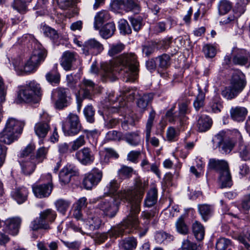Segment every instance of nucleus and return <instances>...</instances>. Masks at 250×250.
Instances as JSON below:
<instances>
[{
  "label": "nucleus",
  "mask_w": 250,
  "mask_h": 250,
  "mask_svg": "<svg viewBox=\"0 0 250 250\" xmlns=\"http://www.w3.org/2000/svg\"><path fill=\"white\" fill-rule=\"evenodd\" d=\"M134 229L140 230V235L142 236L145 235L148 229L147 227H145L144 229L141 231V227L136 218L133 216H127L121 224L112 227L107 232L97 234L94 238V241L96 244L100 245L104 243L108 236L111 238H116L129 233Z\"/></svg>",
  "instance_id": "1"
},
{
  "label": "nucleus",
  "mask_w": 250,
  "mask_h": 250,
  "mask_svg": "<svg viewBox=\"0 0 250 250\" xmlns=\"http://www.w3.org/2000/svg\"><path fill=\"white\" fill-rule=\"evenodd\" d=\"M147 186L148 182L147 181L137 178L135 180L133 188L122 190L119 195L121 200L126 202L130 206V213L128 216L135 217L138 222L137 215L140 212V203Z\"/></svg>",
  "instance_id": "2"
},
{
  "label": "nucleus",
  "mask_w": 250,
  "mask_h": 250,
  "mask_svg": "<svg viewBox=\"0 0 250 250\" xmlns=\"http://www.w3.org/2000/svg\"><path fill=\"white\" fill-rule=\"evenodd\" d=\"M114 63L123 71L125 82H134L137 79L139 63L134 54L123 53L115 59Z\"/></svg>",
  "instance_id": "3"
},
{
  "label": "nucleus",
  "mask_w": 250,
  "mask_h": 250,
  "mask_svg": "<svg viewBox=\"0 0 250 250\" xmlns=\"http://www.w3.org/2000/svg\"><path fill=\"white\" fill-rule=\"evenodd\" d=\"M208 167L219 173L218 180L221 188H230L232 180L228 162L223 159L211 158L209 160Z\"/></svg>",
  "instance_id": "4"
},
{
  "label": "nucleus",
  "mask_w": 250,
  "mask_h": 250,
  "mask_svg": "<svg viewBox=\"0 0 250 250\" xmlns=\"http://www.w3.org/2000/svg\"><path fill=\"white\" fill-rule=\"evenodd\" d=\"M245 75L241 71L235 72L231 77L230 85L222 91V96L228 100L236 97L246 85Z\"/></svg>",
  "instance_id": "5"
},
{
  "label": "nucleus",
  "mask_w": 250,
  "mask_h": 250,
  "mask_svg": "<svg viewBox=\"0 0 250 250\" xmlns=\"http://www.w3.org/2000/svg\"><path fill=\"white\" fill-rule=\"evenodd\" d=\"M120 194V192L115 194L113 197L100 198L98 200L97 208L103 211L104 216L109 218L114 217L118 211L121 202L126 203L120 199L119 196Z\"/></svg>",
  "instance_id": "6"
},
{
  "label": "nucleus",
  "mask_w": 250,
  "mask_h": 250,
  "mask_svg": "<svg viewBox=\"0 0 250 250\" xmlns=\"http://www.w3.org/2000/svg\"><path fill=\"white\" fill-rule=\"evenodd\" d=\"M40 84L33 81L19 87L18 98L21 102L30 103L35 100L36 96L40 95Z\"/></svg>",
  "instance_id": "7"
},
{
  "label": "nucleus",
  "mask_w": 250,
  "mask_h": 250,
  "mask_svg": "<svg viewBox=\"0 0 250 250\" xmlns=\"http://www.w3.org/2000/svg\"><path fill=\"white\" fill-rule=\"evenodd\" d=\"M236 131H235L236 134ZM238 139L230 137L227 135L226 132L221 131L218 133L212 140L214 146L218 147L219 151L222 154L229 153L234 148Z\"/></svg>",
  "instance_id": "8"
},
{
  "label": "nucleus",
  "mask_w": 250,
  "mask_h": 250,
  "mask_svg": "<svg viewBox=\"0 0 250 250\" xmlns=\"http://www.w3.org/2000/svg\"><path fill=\"white\" fill-rule=\"evenodd\" d=\"M189 102H185L179 104V117H177L176 115L173 113L175 108V105H174L169 110H168L166 114V120L168 122H166L167 124H175L177 120H179L180 123L182 124H186L185 121L187 119L186 114H188L189 111L188 105Z\"/></svg>",
  "instance_id": "9"
},
{
  "label": "nucleus",
  "mask_w": 250,
  "mask_h": 250,
  "mask_svg": "<svg viewBox=\"0 0 250 250\" xmlns=\"http://www.w3.org/2000/svg\"><path fill=\"white\" fill-rule=\"evenodd\" d=\"M112 8L117 12L131 11L138 13L141 10L140 2L139 0H113Z\"/></svg>",
  "instance_id": "10"
},
{
  "label": "nucleus",
  "mask_w": 250,
  "mask_h": 250,
  "mask_svg": "<svg viewBox=\"0 0 250 250\" xmlns=\"http://www.w3.org/2000/svg\"><path fill=\"white\" fill-rule=\"evenodd\" d=\"M22 130L21 126H5L0 133V142L10 145L18 139Z\"/></svg>",
  "instance_id": "11"
},
{
  "label": "nucleus",
  "mask_w": 250,
  "mask_h": 250,
  "mask_svg": "<svg viewBox=\"0 0 250 250\" xmlns=\"http://www.w3.org/2000/svg\"><path fill=\"white\" fill-rule=\"evenodd\" d=\"M103 177L102 171L97 168L93 169L85 174L83 180V185L85 188L91 189L96 187L101 181Z\"/></svg>",
  "instance_id": "12"
},
{
  "label": "nucleus",
  "mask_w": 250,
  "mask_h": 250,
  "mask_svg": "<svg viewBox=\"0 0 250 250\" xmlns=\"http://www.w3.org/2000/svg\"><path fill=\"white\" fill-rule=\"evenodd\" d=\"M57 99L55 103V108L62 110L69 106L72 102V98L69 90L65 88H58L56 90Z\"/></svg>",
  "instance_id": "13"
},
{
  "label": "nucleus",
  "mask_w": 250,
  "mask_h": 250,
  "mask_svg": "<svg viewBox=\"0 0 250 250\" xmlns=\"http://www.w3.org/2000/svg\"><path fill=\"white\" fill-rule=\"evenodd\" d=\"M46 176L48 180L47 184L34 185L32 187L33 192L36 197L39 198H45L49 196L51 194L53 186L50 182L52 180V176L50 174H47Z\"/></svg>",
  "instance_id": "14"
},
{
  "label": "nucleus",
  "mask_w": 250,
  "mask_h": 250,
  "mask_svg": "<svg viewBox=\"0 0 250 250\" xmlns=\"http://www.w3.org/2000/svg\"><path fill=\"white\" fill-rule=\"evenodd\" d=\"M234 64L240 66H250V52L245 49H236L232 58Z\"/></svg>",
  "instance_id": "15"
},
{
  "label": "nucleus",
  "mask_w": 250,
  "mask_h": 250,
  "mask_svg": "<svg viewBox=\"0 0 250 250\" xmlns=\"http://www.w3.org/2000/svg\"><path fill=\"white\" fill-rule=\"evenodd\" d=\"M83 52L85 55H96L104 50L103 45L95 39L86 41L83 45Z\"/></svg>",
  "instance_id": "16"
},
{
  "label": "nucleus",
  "mask_w": 250,
  "mask_h": 250,
  "mask_svg": "<svg viewBox=\"0 0 250 250\" xmlns=\"http://www.w3.org/2000/svg\"><path fill=\"white\" fill-rule=\"evenodd\" d=\"M75 158L84 166L92 164L95 159L94 152L88 147H84L77 151L75 153Z\"/></svg>",
  "instance_id": "17"
},
{
  "label": "nucleus",
  "mask_w": 250,
  "mask_h": 250,
  "mask_svg": "<svg viewBox=\"0 0 250 250\" xmlns=\"http://www.w3.org/2000/svg\"><path fill=\"white\" fill-rule=\"evenodd\" d=\"M77 53L70 51L64 52L62 56L60 64L65 71L72 70L75 69L74 63L77 60Z\"/></svg>",
  "instance_id": "18"
},
{
  "label": "nucleus",
  "mask_w": 250,
  "mask_h": 250,
  "mask_svg": "<svg viewBox=\"0 0 250 250\" xmlns=\"http://www.w3.org/2000/svg\"><path fill=\"white\" fill-rule=\"evenodd\" d=\"M78 173L76 167L72 165H66L60 172L59 179L62 185H66L69 183L72 176Z\"/></svg>",
  "instance_id": "19"
},
{
  "label": "nucleus",
  "mask_w": 250,
  "mask_h": 250,
  "mask_svg": "<svg viewBox=\"0 0 250 250\" xmlns=\"http://www.w3.org/2000/svg\"><path fill=\"white\" fill-rule=\"evenodd\" d=\"M19 163L22 172L25 175H30L35 170L36 165L38 164L33 157L19 158Z\"/></svg>",
  "instance_id": "20"
},
{
  "label": "nucleus",
  "mask_w": 250,
  "mask_h": 250,
  "mask_svg": "<svg viewBox=\"0 0 250 250\" xmlns=\"http://www.w3.org/2000/svg\"><path fill=\"white\" fill-rule=\"evenodd\" d=\"M21 222V219L19 217L7 219L4 222L6 230L11 235H16L19 232Z\"/></svg>",
  "instance_id": "21"
},
{
  "label": "nucleus",
  "mask_w": 250,
  "mask_h": 250,
  "mask_svg": "<svg viewBox=\"0 0 250 250\" xmlns=\"http://www.w3.org/2000/svg\"><path fill=\"white\" fill-rule=\"evenodd\" d=\"M236 138L239 142V152L240 157L244 161L250 160V146L244 144L242 141V137L240 133L236 131Z\"/></svg>",
  "instance_id": "22"
},
{
  "label": "nucleus",
  "mask_w": 250,
  "mask_h": 250,
  "mask_svg": "<svg viewBox=\"0 0 250 250\" xmlns=\"http://www.w3.org/2000/svg\"><path fill=\"white\" fill-rule=\"evenodd\" d=\"M152 98L153 95L151 93H146L142 95H139L136 102L138 111L140 113H143L146 110L148 103Z\"/></svg>",
  "instance_id": "23"
},
{
  "label": "nucleus",
  "mask_w": 250,
  "mask_h": 250,
  "mask_svg": "<svg viewBox=\"0 0 250 250\" xmlns=\"http://www.w3.org/2000/svg\"><path fill=\"white\" fill-rule=\"evenodd\" d=\"M46 56L45 50L41 48L35 49L33 51L28 60L38 67L41 63L44 61Z\"/></svg>",
  "instance_id": "24"
},
{
  "label": "nucleus",
  "mask_w": 250,
  "mask_h": 250,
  "mask_svg": "<svg viewBox=\"0 0 250 250\" xmlns=\"http://www.w3.org/2000/svg\"><path fill=\"white\" fill-rule=\"evenodd\" d=\"M137 245V241L133 237L122 239L119 241L118 243V247L120 250H134Z\"/></svg>",
  "instance_id": "25"
},
{
  "label": "nucleus",
  "mask_w": 250,
  "mask_h": 250,
  "mask_svg": "<svg viewBox=\"0 0 250 250\" xmlns=\"http://www.w3.org/2000/svg\"><path fill=\"white\" fill-rule=\"evenodd\" d=\"M231 118L236 121L241 122L244 120L248 111L244 107L237 106L231 108L230 111Z\"/></svg>",
  "instance_id": "26"
},
{
  "label": "nucleus",
  "mask_w": 250,
  "mask_h": 250,
  "mask_svg": "<svg viewBox=\"0 0 250 250\" xmlns=\"http://www.w3.org/2000/svg\"><path fill=\"white\" fill-rule=\"evenodd\" d=\"M28 194V190L25 187L17 188L12 192L13 198L19 204H22L26 200Z\"/></svg>",
  "instance_id": "27"
},
{
  "label": "nucleus",
  "mask_w": 250,
  "mask_h": 250,
  "mask_svg": "<svg viewBox=\"0 0 250 250\" xmlns=\"http://www.w3.org/2000/svg\"><path fill=\"white\" fill-rule=\"evenodd\" d=\"M110 18L108 12L106 10H102L98 12L95 16L94 27L96 30H99L104 22Z\"/></svg>",
  "instance_id": "28"
},
{
  "label": "nucleus",
  "mask_w": 250,
  "mask_h": 250,
  "mask_svg": "<svg viewBox=\"0 0 250 250\" xmlns=\"http://www.w3.org/2000/svg\"><path fill=\"white\" fill-rule=\"evenodd\" d=\"M192 230L194 237L197 241H202L205 236V228L198 221H195L192 225Z\"/></svg>",
  "instance_id": "29"
},
{
  "label": "nucleus",
  "mask_w": 250,
  "mask_h": 250,
  "mask_svg": "<svg viewBox=\"0 0 250 250\" xmlns=\"http://www.w3.org/2000/svg\"><path fill=\"white\" fill-rule=\"evenodd\" d=\"M115 30V24L113 22H108L101 29L100 34L103 38L107 39L113 35Z\"/></svg>",
  "instance_id": "30"
},
{
  "label": "nucleus",
  "mask_w": 250,
  "mask_h": 250,
  "mask_svg": "<svg viewBox=\"0 0 250 250\" xmlns=\"http://www.w3.org/2000/svg\"><path fill=\"white\" fill-rule=\"evenodd\" d=\"M87 216L88 223V230H94L100 228L102 221L99 216L93 213L87 214Z\"/></svg>",
  "instance_id": "31"
},
{
  "label": "nucleus",
  "mask_w": 250,
  "mask_h": 250,
  "mask_svg": "<svg viewBox=\"0 0 250 250\" xmlns=\"http://www.w3.org/2000/svg\"><path fill=\"white\" fill-rule=\"evenodd\" d=\"M158 69H167L170 65V57L167 54H163L156 57Z\"/></svg>",
  "instance_id": "32"
},
{
  "label": "nucleus",
  "mask_w": 250,
  "mask_h": 250,
  "mask_svg": "<svg viewBox=\"0 0 250 250\" xmlns=\"http://www.w3.org/2000/svg\"><path fill=\"white\" fill-rule=\"evenodd\" d=\"M104 71L102 76V80L114 81L116 79L115 70L111 64H106L103 67Z\"/></svg>",
  "instance_id": "33"
},
{
  "label": "nucleus",
  "mask_w": 250,
  "mask_h": 250,
  "mask_svg": "<svg viewBox=\"0 0 250 250\" xmlns=\"http://www.w3.org/2000/svg\"><path fill=\"white\" fill-rule=\"evenodd\" d=\"M198 208L200 215L205 221H207L212 214L213 208L208 205H199Z\"/></svg>",
  "instance_id": "34"
},
{
  "label": "nucleus",
  "mask_w": 250,
  "mask_h": 250,
  "mask_svg": "<svg viewBox=\"0 0 250 250\" xmlns=\"http://www.w3.org/2000/svg\"><path fill=\"white\" fill-rule=\"evenodd\" d=\"M157 201V190L155 188L150 189L147 193L145 200V205L147 207L154 206Z\"/></svg>",
  "instance_id": "35"
},
{
  "label": "nucleus",
  "mask_w": 250,
  "mask_h": 250,
  "mask_svg": "<svg viewBox=\"0 0 250 250\" xmlns=\"http://www.w3.org/2000/svg\"><path fill=\"white\" fill-rule=\"evenodd\" d=\"M30 228L33 231L39 229L47 230L50 229V227L47 223H45L40 217H37L31 222Z\"/></svg>",
  "instance_id": "36"
},
{
  "label": "nucleus",
  "mask_w": 250,
  "mask_h": 250,
  "mask_svg": "<svg viewBox=\"0 0 250 250\" xmlns=\"http://www.w3.org/2000/svg\"><path fill=\"white\" fill-rule=\"evenodd\" d=\"M125 138L127 143L133 146L139 145L141 142V139L138 131L126 133Z\"/></svg>",
  "instance_id": "37"
},
{
  "label": "nucleus",
  "mask_w": 250,
  "mask_h": 250,
  "mask_svg": "<svg viewBox=\"0 0 250 250\" xmlns=\"http://www.w3.org/2000/svg\"><path fill=\"white\" fill-rule=\"evenodd\" d=\"M232 3L228 0H221L218 3L217 8L220 15H224L231 10Z\"/></svg>",
  "instance_id": "38"
},
{
  "label": "nucleus",
  "mask_w": 250,
  "mask_h": 250,
  "mask_svg": "<svg viewBox=\"0 0 250 250\" xmlns=\"http://www.w3.org/2000/svg\"><path fill=\"white\" fill-rule=\"evenodd\" d=\"M175 227L177 231L182 235H187L189 232L188 227L185 223L183 215L181 216L176 222Z\"/></svg>",
  "instance_id": "39"
},
{
  "label": "nucleus",
  "mask_w": 250,
  "mask_h": 250,
  "mask_svg": "<svg viewBox=\"0 0 250 250\" xmlns=\"http://www.w3.org/2000/svg\"><path fill=\"white\" fill-rule=\"evenodd\" d=\"M39 217L45 223L49 224L56 218V214L55 211L51 209H47L40 213Z\"/></svg>",
  "instance_id": "40"
},
{
  "label": "nucleus",
  "mask_w": 250,
  "mask_h": 250,
  "mask_svg": "<svg viewBox=\"0 0 250 250\" xmlns=\"http://www.w3.org/2000/svg\"><path fill=\"white\" fill-rule=\"evenodd\" d=\"M231 247L230 240L225 238H220L216 243L217 250H231Z\"/></svg>",
  "instance_id": "41"
},
{
  "label": "nucleus",
  "mask_w": 250,
  "mask_h": 250,
  "mask_svg": "<svg viewBox=\"0 0 250 250\" xmlns=\"http://www.w3.org/2000/svg\"><path fill=\"white\" fill-rule=\"evenodd\" d=\"M55 205L57 210L64 214L68 208L70 202L68 200L59 199L55 202Z\"/></svg>",
  "instance_id": "42"
},
{
  "label": "nucleus",
  "mask_w": 250,
  "mask_h": 250,
  "mask_svg": "<svg viewBox=\"0 0 250 250\" xmlns=\"http://www.w3.org/2000/svg\"><path fill=\"white\" fill-rule=\"evenodd\" d=\"M42 30L45 36L50 38L54 42H57L59 35L55 29L48 26H44Z\"/></svg>",
  "instance_id": "43"
},
{
  "label": "nucleus",
  "mask_w": 250,
  "mask_h": 250,
  "mask_svg": "<svg viewBox=\"0 0 250 250\" xmlns=\"http://www.w3.org/2000/svg\"><path fill=\"white\" fill-rule=\"evenodd\" d=\"M125 48V45L122 43L113 44L110 46L108 54L111 57H113L123 51Z\"/></svg>",
  "instance_id": "44"
},
{
  "label": "nucleus",
  "mask_w": 250,
  "mask_h": 250,
  "mask_svg": "<svg viewBox=\"0 0 250 250\" xmlns=\"http://www.w3.org/2000/svg\"><path fill=\"white\" fill-rule=\"evenodd\" d=\"M64 134L67 136H72L79 133L81 129V126H62Z\"/></svg>",
  "instance_id": "45"
},
{
  "label": "nucleus",
  "mask_w": 250,
  "mask_h": 250,
  "mask_svg": "<svg viewBox=\"0 0 250 250\" xmlns=\"http://www.w3.org/2000/svg\"><path fill=\"white\" fill-rule=\"evenodd\" d=\"M83 113L87 121L92 124L94 122L95 110L91 105H87L83 109Z\"/></svg>",
  "instance_id": "46"
},
{
  "label": "nucleus",
  "mask_w": 250,
  "mask_h": 250,
  "mask_svg": "<svg viewBox=\"0 0 250 250\" xmlns=\"http://www.w3.org/2000/svg\"><path fill=\"white\" fill-rule=\"evenodd\" d=\"M123 93L124 96L129 101H133L135 98H138L139 97V95H140L139 93V91L136 89L129 87H125L123 90Z\"/></svg>",
  "instance_id": "47"
},
{
  "label": "nucleus",
  "mask_w": 250,
  "mask_h": 250,
  "mask_svg": "<svg viewBox=\"0 0 250 250\" xmlns=\"http://www.w3.org/2000/svg\"><path fill=\"white\" fill-rule=\"evenodd\" d=\"M119 28L123 35L130 34L131 33V29L127 22L125 19H121L119 21Z\"/></svg>",
  "instance_id": "48"
},
{
  "label": "nucleus",
  "mask_w": 250,
  "mask_h": 250,
  "mask_svg": "<svg viewBox=\"0 0 250 250\" xmlns=\"http://www.w3.org/2000/svg\"><path fill=\"white\" fill-rule=\"evenodd\" d=\"M45 77L47 81L51 83H58L60 81V75L56 70L50 71L46 74Z\"/></svg>",
  "instance_id": "49"
},
{
  "label": "nucleus",
  "mask_w": 250,
  "mask_h": 250,
  "mask_svg": "<svg viewBox=\"0 0 250 250\" xmlns=\"http://www.w3.org/2000/svg\"><path fill=\"white\" fill-rule=\"evenodd\" d=\"M124 123L125 124L128 125H132L135 124V120L132 118H128L127 120H125V118L122 117V119H117L116 118H112L109 119V123L110 125H117L121 124L122 125Z\"/></svg>",
  "instance_id": "50"
},
{
  "label": "nucleus",
  "mask_w": 250,
  "mask_h": 250,
  "mask_svg": "<svg viewBox=\"0 0 250 250\" xmlns=\"http://www.w3.org/2000/svg\"><path fill=\"white\" fill-rule=\"evenodd\" d=\"M48 152V149L44 147L39 148L37 151L36 155H34L33 158L38 164L42 163L46 158Z\"/></svg>",
  "instance_id": "51"
},
{
  "label": "nucleus",
  "mask_w": 250,
  "mask_h": 250,
  "mask_svg": "<svg viewBox=\"0 0 250 250\" xmlns=\"http://www.w3.org/2000/svg\"><path fill=\"white\" fill-rule=\"evenodd\" d=\"M205 94L202 91H200L193 102V106L196 111L203 107L204 105Z\"/></svg>",
  "instance_id": "52"
},
{
  "label": "nucleus",
  "mask_w": 250,
  "mask_h": 250,
  "mask_svg": "<svg viewBox=\"0 0 250 250\" xmlns=\"http://www.w3.org/2000/svg\"><path fill=\"white\" fill-rule=\"evenodd\" d=\"M133 172V169L131 167L126 166H122L118 171L119 176L125 178L130 177Z\"/></svg>",
  "instance_id": "53"
},
{
  "label": "nucleus",
  "mask_w": 250,
  "mask_h": 250,
  "mask_svg": "<svg viewBox=\"0 0 250 250\" xmlns=\"http://www.w3.org/2000/svg\"><path fill=\"white\" fill-rule=\"evenodd\" d=\"M35 146L32 144H29L20 153L19 158H24L26 157H33V155H31L34 150Z\"/></svg>",
  "instance_id": "54"
},
{
  "label": "nucleus",
  "mask_w": 250,
  "mask_h": 250,
  "mask_svg": "<svg viewBox=\"0 0 250 250\" xmlns=\"http://www.w3.org/2000/svg\"><path fill=\"white\" fill-rule=\"evenodd\" d=\"M128 19L135 31L138 32L142 28L143 26V20L141 17H129Z\"/></svg>",
  "instance_id": "55"
},
{
  "label": "nucleus",
  "mask_w": 250,
  "mask_h": 250,
  "mask_svg": "<svg viewBox=\"0 0 250 250\" xmlns=\"http://www.w3.org/2000/svg\"><path fill=\"white\" fill-rule=\"evenodd\" d=\"M119 188V185L115 180H111L104 188L107 193L114 194Z\"/></svg>",
  "instance_id": "56"
},
{
  "label": "nucleus",
  "mask_w": 250,
  "mask_h": 250,
  "mask_svg": "<svg viewBox=\"0 0 250 250\" xmlns=\"http://www.w3.org/2000/svg\"><path fill=\"white\" fill-rule=\"evenodd\" d=\"M209 106L211 111L214 113H218L221 111L222 105L219 99L217 97L214 98L209 104Z\"/></svg>",
  "instance_id": "57"
},
{
  "label": "nucleus",
  "mask_w": 250,
  "mask_h": 250,
  "mask_svg": "<svg viewBox=\"0 0 250 250\" xmlns=\"http://www.w3.org/2000/svg\"><path fill=\"white\" fill-rule=\"evenodd\" d=\"M49 129V126H35L34 127L36 135L41 138L45 137Z\"/></svg>",
  "instance_id": "58"
},
{
  "label": "nucleus",
  "mask_w": 250,
  "mask_h": 250,
  "mask_svg": "<svg viewBox=\"0 0 250 250\" xmlns=\"http://www.w3.org/2000/svg\"><path fill=\"white\" fill-rule=\"evenodd\" d=\"M85 144V141L84 139V136H80L72 143V145L71 147V151H76L78 150L80 147L84 146Z\"/></svg>",
  "instance_id": "59"
},
{
  "label": "nucleus",
  "mask_w": 250,
  "mask_h": 250,
  "mask_svg": "<svg viewBox=\"0 0 250 250\" xmlns=\"http://www.w3.org/2000/svg\"><path fill=\"white\" fill-rule=\"evenodd\" d=\"M26 2H27L24 1V0H15L13 4V7L19 12L23 13L26 9Z\"/></svg>",
  "instance_id": "60"
},
{
  "label": "nucleus",
  "mask_w": 250,
  "mask_h": 250,
  "mask_svg": "<svg viewBox=\"0 0 250 250\" xmlns=\"http://www.w3.org/2000/svg\"><path fill=\"white\" fill-rule=\"evenodd\" d=\"M196 243L190 241L188 239H184L181 245V249L183 250H196L197 249Z\"/></svg>",
  "instance_id": "61"
},
{
  "label": "nucleus",
  "mask_w": 250,
  "mask_h": 250,
  "mask_svg": "<svg viewBox=\"0 0 250 250\" xmlns=\"http://www.w3.org/2000/svg\"><path fill=\"white\" fill-rule=\"evenodd\" d=\"M173 237L165 232H158L155 234V239L158 243H162L164 240H173Z\"/></svg>",
  "instance_id": "62"
},
{
  "label": "nucleus",
  "mask_w": 250,
  "mask_h": 250,
  "mask_svg": "<svg viewBox=\"0 0 250 250\" xmlns=\"http://www.w3.org/2000/svg\"><path fill=\"white\" fill-rule=\"evenodd\" d=\"M203 51L207 58H213L216 55V49L214 46L210 44L205 45L203 48Z\"/></svg>",
  "instance_id": "63"
},
{
  "label": "nucleus",
  "mask_w": 250,
  "mask_h": 250,
  "mask_svg": "<svg viewBox=\"0 0 250 250\" xmlns=\"http://www.w3.org/2000/svg\"><path fill=\"white\" fill-rule=\"evenodd\" d=\"M66 122L70 125H79L80 124V118L76 114L70 113L67 116Z\"/></svg>",
  "instance_id": "64"
}]
</instances>
